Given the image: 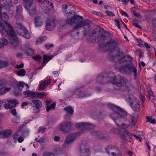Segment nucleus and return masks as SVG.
Listing matches in <instances>:
<instances>
[{"mask_svg": "<svg viewBox=\"0 0 156 156\" xmlns=\"http://www.w3.org/2000/svg\"><path fill=\"white\" fill-rule=\"evenodd\" d=\"M108 106L114 111V113L111 115V117L116 125L120 127V129L113 128L111 131L115 133L119 134L124 140L125 143H126V136L127 135V125L125 123H122L119 126V124L117 123L118 121L126 120V119L125 117L126 115V112L124 111L119 106L115 105L111 103H109Z\"/></svg>", "mask_w": 156, "mask_h": 156, "instance_id": "f257e3e1", "label": "nucleus"}, {"mask_svg": "<svg viewBox=\"0 0 156 156\" xmlns=\"http://www.w3.org/2000/svg\"><path fill=\"white\" fill-rule=\"evenodd\" d=\"M110 60L115 63L114 65L115 68L118 69L119 66V70L123 74H126L127 71V58L124 56L122 51L119 52V54L115 56L111 57Z\"/></svg>", "mask_w": 156, "mask_h": 156, "instance_id": "f03ea898", "label": "nucleus"}, {"mask_svg": "<svg viewBox=\"0 0 156 156\" xmlns=\"http://www.w3.org/2000/svg\"><path fill=\"white\" fill-rule=\"evenodd\" d=\"M83 17L82 16H76L72 18L67 19L66 20L67 24L69 25H73L77 23L73 27V29L77 30L83 26L86 27L87 28L90 27V25L89 23V21L86 20H83Z\"/></svg>", "mask_w": 156, "mask_h": 156, "instance_id": "7ed1b4c3", "label": "nucleus"}, {"mask_svg": "<svg viewBox=\"0 0 156 156\" xmlns=\"http://www.w3.org/2000/svg\"><path fill=\"white\" fill-rule=\"evenodd\" d=\"M98 38L99 41V47L101 48H105L107 50H111V51L115 48V47L117 44V42L111 40L110 38L108 39L107 37L103 35L101 36H98Z\"/></svg>", "mask_w": 156, "mask_h": 156, "instance_id": "20e7f679", "label": "nucleus"}, {"mask_svg": "<svg viewBox=\"0 0 156 156\" xmlns=\"http://www.w3.org/2000/svg\"><path fill=\"white\" fill-rule=\"evenodd\" d=\"M22 22L18 20L16 21V31L19 34L27 39H28L30 37V34L27 29L22 25Z\"/></svg>", "mask_w": 156, "mask_h": 156, "instance_id": "39448f33", "label": "nucleus"}, {"mask_svg": "<svg viewBox=\"0 0 156 156\" xmlns=\"http://www.w3.org/2000/svg\"><path fill=\"white\" fill-rule=\"evenodd\" d=\"M110 80L112 84L119 87L125 86L126 84V79L119 75L110 77Z\"/></svg>", "mask_w": 156, "mask_h": 156, "instance_id": "423d86ee", "label": "nucleus"}, {"mask_svg": "<svg viewBox=\"0 0 156 156\" xmlns=\"http://www.w3.org/2000/svg\"><path fill=\"white\" fill-rule=\"evenodd\" d=\"M40 6L43 12L48 15L52 14L54 11L52 3L48 1L44 0L41 2Z\"/></svg>", "mask_w": 156, "mask_h": 156, "instance_id": "0eeeda50", "label": "nucleus"}, {"mask_svg": "<svg viewBox=\"0 0 156 156\" xmlns=\"http://www.w3.org/2000/svg\"><path fill=\"white\" fill-rule=\"evenodd\" d=\"M128 100L129 104L133 111L135 112L140 111V102L138 99L132 95H129L128 97Z\"/></svg>", "mask_w": 156, "mask_h": 156, "instance_id": "6e6552de", "label": "nucleus"}, {"mask_svg": "<svg viewBox=\"0 0 156 156\" xmlns=\"http://www.w3.org/2000/svg\"><path fill=\"white\" fill-rule=\"evenodd\" d=\"M24 4V7L30 15H32L35 12V6L32 4V0H22Z\"/></svg>", "mask_w": 156, "mask_h": 156, "instance_id": "1a4fd4ad", "label": "nucleus"}, {"mask_svg": "<svg viewBox=\"0 0 156 156\" xmlns=\"http://www.w3.org/2000/svg\"><path fill=\"white\" fill-rule=\"evenodd\" d=\"M73 124L70 121L63 122L58 126V129L64 133H68Z\"/></svg>", "mask_w": 156, "mask_h": 156, "instance_id": "9d476101", "label": "nucleus"}, {"mask_svg": "<svg viewBox=\"0 0 156 156\" xmlns=\"http://www.w3.org/2000/svg\"><path fill=\"white\" fill-rule=\"evenodd\" d=\"M136 67V66L134 65L133 63L127 64V72L131 76H133L135 80L137 79V70Z\"/></svg>", "mask_w": 156, "mask_h": 156, "instance_id": "9b49d317", "label": "nucleus"}, {"mask_svg": "<svg viewBox=\"0 0 156 156\" xmlns=\"http://www.w3.org/2000/svg\"><path fill=\"white\" fill-rule=\"evenodd\" d=\"M76 126L83 131L92 129L94 127L93 124L83 122L78 123L76 124Z\"/></svg>", "mask_w": 156, "mask_h": 156, "instance_id": "f8f14e48", "label": "nucleus"}, {"mask_svg": "<svg viewBox=\"0 0 156 156\" xmlns=\"http://www.w3.org/2000/svg\"><path fill=\"white\" fill-rule=\"evenodd\" d=\"M90 150L87 146L83 144L80 145V156H88Z\"/></svg>", "mask_w": 156, "mask_h": 156, "instance_id": "ddd939ff", "label": "nucleus"}, {"mask_svg": "<svg viewBox=\"0 0 156 156\" xmlns=\"http://www.w3.org/2000/svg\"><path fill=\"white\" fill-rule=\"evenodd\" d=\"M76 136L75 134H70L66 138L65 142L64 147L66 148H68L73 142L76 139Z\"/></svg>", "mask_w": 156, "mask_h": 156, "instance_id": "4468645a", "label": "nucleus"}, {"mask_svg": "<svg viewBox=\"0 0 156 156\" xmlns=\"http://www.w3.org/2000/svg\"><path fill=\"white\" fill-rule=\"evenodd\" d=\"M56 20L53 19H48L46 24V29L50 31L54 29L56 26Z\"/></svg>", "mask_w": 156, "mask_h": 156, "instance_id": "2eb2a0df", "label": "nucleus"}, {"mask_svg": "<svg viewBox=\"0 0 156 156\" xmlns=\"http://www.w3.org/2000/svg\"><path fill=\"white\" fill-rule=\"evenodd\" d=\"M22 8L21 6L19 5L17 7L16 14L15 16L16 21L18 20L20 22H23V16L22 14Z\"/></svg>", "mask_w": 156, "mask_h": 156, "instance_id": "dca6fc26", "label": "nucleus"}, {"mask_svg": "<svg viewBox=\"0 0 156 156\" xmlns=\"http://www.w3.org/2000/svg\"><path fill=\"white\" fill-rule=\"evenodd\" d=\"M64 110L66 111L67 113L65 116V118L66 119H68L70 117V116L68 115V114H70L71 115H72L73 114L74 110L73 108L71 106H66L64 108Z\"/></svg>", "mask_w": 156, "mask_h": 156, "instance_id": "f3484780", "label": "nucleus"}, {"mask_svg": "<svg viewBox=\"0 0 156 156\" xmlns=\"http://www.w3.org/2000/svg\"><path fill=\"white\" fill-rule=\"evenodd\" d=\"M78 92H79L78 97L80 98L83 97L89 96L90 95V94H88L87 93H85L84 92H80L79 89L78 88H75L73 91V94H74Z\"/></svg>", "mask_w": 156, "mask_h": 156, "instance_id": "a211bd4d", "label": "nucleus"}, {"mask_svg": "<svg viewBox=\"0 0 156 156\" xmlns=\"http://www.w3.org/2000/svg\"><path fill=\"white\" fill-rule=\"evenodd\" d=\"M2 1L5 5L11 7L13 4H16L18 2V0H2Z\"/></svg>", "mask_w": 156, "mask_h": 156, "instance_id": "6ab92c4d", "label": "nucleus"}, {"mask_svg": "<svg viewBox=\"0 0 156 156\" xmlns=\"http://www.w3.org/2000/svg\"><path fill=\"white\" fill-rule=\"evenodd\" d=\"M34 24L36 27L41 26L43 23V21L40 16H37L34 18Z\"/></svg>", "mask_w": 156, "mask_h": 156, "instance_id": "aec40b11", "label": "nucleus"}, {"mask_svg": "<svg viewBox=\"0 0 156 156\" xmlns=\"http://www.w3.org/2000/svg\"><path fill=\"white\" fill-rule=\"evenodd\" d=\"M23 94L25 97L34 98V92L27 90L23 92Z\"/></svg>", "mask_w": 156, "mask_h": 156, "instance_id": "412c9836", "label": "nucleus"}, {"mask_svg": "<svg viewBox=\"0 0 156 156\" xmlns=\"http://www.w3.org/2000/svg\"><path fill=\"white\" fill-rule=\"evenodd\" d=\"M62 9L63 11L64 12H65V13L64 14V15L68 17H69L71 16V14L74 12L73 11H72L71 12H66V10L68 8V6L67 5H62Z\"/></svg>", "mask_w": 156, "mask_h": 156, "instance_id": "4be33fe9", "label": "nucleus"}, {"mask_svg": "<svg viewBox=\"0 0 156 156\" xmlns=\"http://www.w3.org/2000/svg\"><path fill=\"white\" fill-rule=\"evenodd\" d=\"M117 150H118L116 149L114 147L111 145L108 146L106 149V153L109 154L110 153H111L112 152H115L117 151Z\"/></svg>", "mask_w": 156, "mask_h": 156, "instance_id": "5701e85b", "label": "nucleus"}, {"mask_svg": "<svg viewBox=\"0 0 156 156\" xmlns=\"http://www.w3.org/2000/svg\"><path fill=\"white\" fill-rule=\"evenodd\" d=\"M16 86L17 88L20 90H21L24 86L26 87L27 89L29 88V86L27 84H26L24 82L21 81L19 82L17 84Z\"/></svg>", "mask_w": 156, "mask_h": 156, "instance_id": "b1692460", "label": "nucleus"}, {"mask_svg": "<svg viewBox=\"0 0 156 156\" xmlns=\"http://www.w3.org/2000/svg\"><path fill=\"white\" fill-rule=\"evenodd\" d=\"M8 87H4L0 89V95L4 94L11 90L10 86Z\"/></svg>", "mask_w": 156, "mask_h": 156, "instance_id": "393cba45", "label": "nucleus"}, {"mask_svg": "<svg viewBox=\"0 0 156 156\" xmlns=\"http://www.w3.org/2000/svg\"><path fill=\"white\" fill-rule=\"evenodd\" d=\"M130 119L131 120V122L129 123V124H127V128H131L135 125L136 121L137 119L136 118L133 116H131Z\"/></svg>", "mask_w": 156, "mask_h": 156, "instance_id": "a878e982", "label": "nucleus"}, {"mask_svg": "<svg viewBox=\"0 0 156 156\" xmlns=\"http://www.w3.org/2000/svg\"><path fill=\"white\" fill-rule=\"evenodd\" d=\"M31 106H37L39 107L41 106L42 103L41 102L38 100H33L31 101V102L30 103Z\"/></svg>", "mask_w": 156, "mask_h": 156, "instance_id": "bb28decb", "label": "nucleus"}, {"mask_svg": "<svg viewBox=\"0 0 156 156\" xmlns=\"http://www.w3.org/2000/svg\"><path fill=\"white\" fill-rule=\"evenodd\" d=\"M1 83L0 85H6L7 86H12L13 83L10 80L4 79L1 81Z\"/></svg>", "mask_w": 156, "mask_h": 156, "instance_id": "cd10ccee", "label": "nucleus"}, {"mask_svg": "<svg viewBox=\"0 0 156 156\" xmlns=\"http://www.w3.org/2000/svg\"><path fill=\"white\" fill-rule=\"evenodd\" d=\"M34 52V50L30 47H27L26 48L24 53L28 55L31 56L32 55Z\"/></svg>", "mask_w": 156, "mask_h": 156, "instance_id": "c85d7f7f", "label": "nucleus"}, {"mask_svg": "<svg viewBox=\"0 0 156 156\" xmlns=\"http://www.w3.org/2000/svg\"><path fill=\"white\" fill-rule=\"evenodd\" d=\"M46 95L45 93L43 92L36 93L34 92V98H41L43 97Z\"/></svg>", "mask_w": 156, "mask_h": 156, "instance_id": "c756f323", "label": "nucleus"}, {"mask_svg": "<svg viewBox=\"0 0 156 156\" xmlns=\"http://www.w3.org/2000/svg\"><path fill=\"white\" fill-rule=\"evenodd\" d=\"M0 16L1 17L0 18V21L1 20H8L9 19V16L5 12H2Z\"/></svg>", "mask_w": 156, "mask_h": 156, "instance_id": "7c9ffc66", "label": "nucleus"}, {"mask_svg": "<svg viewBox=\"0 0 156 156\" xmlns=\"http://www.w3.org/2000/svg\"><path fill=\"white\" fill-rule=\"evenodd\" d=\"M53 58V56H51L50 57L47 55H44L43 56V61L42 63V66H44L48 62L47 60H49L51 58Z\"/></svg>", "mask_w": 156, "mask_h": 156, "instance_id": "2f4dec72", "label": "nucleus"}, {"mask_svg": "<svg viewBox=\"0 0 156 156\" xmlns=\"http://www.w3.org/2000/svg\"><path fill=\"white\" fill-rule=\"evenodd\" d=\"M31 107L30 108V111L32 113H37L39 111V107L37 106H31Z\"/></svg>", "mask_w": 156, "mask_h": 156, "instance_id": "473e14b6", "label": "nucleus"}, {"mask_svg": "<svg viewBox=\"0 0 156 156\" xmlns=\"http://www.w3.org/2000/svg\"><path fill=\"white\" fill-rule=\"evenodd\" d=\"M12 133V131L9 129H7L2 132V135L3 136H8L10 135Z\"/></svg>", "mask_w": 156, "mask_h": 156, "instance_id": "72a5a7b5", "label": "nucleus"}, {"mask_svg": "<svg viewBox=\"0 0 156 156\" xmlns=\"http://www.w3.org/2000/svg\"><path fill=\"white\" fill-rule=\"evenodd\" d=\"M46 39V37L45 36L39 37L36 40L35 43L36 45H37L40 44L42 42L44 41Z\"/></svg>", "mask_w": 156, "mask_h": 156, "instance_id": "f704fd0d", "label": "nucleus"}, {"mask_svg": "<svg viewBox=\"0 0 156 156\" xmlns=\"http://www.w3.org/2000/svg\"><path fill=\"white\" fill-rule=\"evenodd\" d=\"M7 102L10 104L11 106L13 107L18 103V101L16 99H10L7 101Z\"/></svg>", "mask_w": 156, "mask_h": 156, "instance_id": "c9c22d12", "label": "nucleus"}, {"mask_svg": "<svg viewBox=\"0 0 156 156\" xmlns=\"http://www.w3.org/2000/svg\"><path fill=\"white\" fill-rule=\"evenodd\" d=\"M2 43L0 41V48H1L7 45L8 44V41L7 39L2 38Z\"/></svg>", "mask_w": 156, "mask_h": 156, "instance_id": "e433bc0d", "label": "nucleus"}, {"mask_svg": "<svg viewBox=\"0 0 156 156\" xmlns=\"http://www.w3.org/2000/svg\"><path fill=\"white\" fill-rule=\"evenodd\" d=\"M148 92L150 100L152 101H154L156 100V98L155 97L154 95L152 93L150 89L149 90H148Z\"/></svg>", "mask_w": 156, "mask_h": 156, "instance_id": "4c0bfd02", "label": "nucleus"}, {"mask_svg": "<svg viewBox=\"0 0 156 156\" xmlns=\"http://www.w3.org/2000/svg\"><path fill=\"white\" fill-rule=\"evenodd\" d=\"M0 63L1 69L8 66L9 64L8 61H5L0 60Z\"/></svg>", "mask_w": 156, "mask_h": 156, "instance_id": "58836bf2", "label": "nucleus"}, {"mask_svg": "<svg viewBox=\"0 0 156 156\" xmlns=\"http://www.w3.org/2000/svg\"><path fill=\"white\" fill-rule=\"evenodd\" d=\"M136 40L137 42L138 43V44H137L138 46L141 48H142L144 47V44H143V42L140 38H136Z\"/></svg>", "mask_w": 156, "mask_h": 156, "instance_id": "ea45409f", "label": "nucleus"}, {"mask_svg": "<svg viewBox=\"0 0 156 156\" xmlns=\"http://www.w3.org/2000/svg\"><path fill=\"white\" fill-rule=\"evenodd\" d=\"M146 122H149L151 123L154 124L156 123V121L154 119H152L151 117H150L148 116L146 117Z\"/></svg>", "mask_w": 156, "mask_h": 156, "instance_id": "a19ab883", "label": "nucleus"}, {"mask_svg": "<svg viewBox=\"0 0 156 156\" xmlns=\"http://www.w3.org/2000/svg\"><path fill=\"white\" fill-rule=\"evenodd\" d=\"M134 136L136 138L139 139L140 141H141V139L140 138V135H133L131 133L127 132V138H130V137L131 136Z\"/></svg>", "mask_w": 156, "mask_h": 156, "instance_id": "79ce46f5", "label": "nucleus"}, {"mask_svg": "<svg viewBox=\"0 0 156 156\" xmlns=\"http://www.w3.org/2000/svg\"><path fill=\"white\" fill-rule=\"evenodd\" d=\"M56 105V104L55 103H53L51 105H48L47 107L46 110L48 112H49V110L51 109H54L55 108V106Z\"/></svg>", "mask_w": 156, "mask_h": 156, "instance_id": "37998d69", "label": "nucleus"}, {"mask_svg": "<svg viewBox=\"0 0 156 156\" xmlns=\"http://www.w3.org/2000/svg\"><path fill=\"white\" fill-rule=\"evenodd\" d=\"M26 73V72L25 70L23 69H22L19 71L17 73V74L19 76H24Z\"/></svg>", "mask_w": 156, "mask_h": 156, "instance_id": "c03bdc74", "label": "nucleus"}, {"mask_svg": "<svg viewBox=\"0 0 156 156\" xmlns=\"http://www.w3.org/2000/svg\"><path fill=\"white\" fill-rule=\"evenodd\" d=\"M111 154L112 156H121L120 152L119 150H117V151L115 152H112Z\"/></svg>", "mask_w": 156, "mask_h": 156, "instance_id": "a18cd8bd", "label": "nucleus"}, {"mask_svg": "<svg viewBox=\"0 0 156 156\" xmlns=\"http://www.w3.org/2000/svg\"><path fill=\"white\" fill-rule=\"evenodd\" d=\"M20 121V118L19 116H16L12 120V121L13 123H18Z\"/></svg>", "mask_w": 156, "mask_h": 156, "instance_id": "49530a36", "label": "nucleus"}, {"mask_svg": "<svg viewBox=\"0 0 156 156\" xmlns=\"http://www.w3.org/2000/svg\"><path fill=\"white\" fill-rule=\"evenodd\" d=\"M33 58L34 59L38 61V62H40L41 57L39 55H36L33 56Z\"/></svg>", "mask_w": 156, "mask_h": 156, "instance_id": "de8ad7c7", "label": "nucleus"}, {"mask_svg": "<svg viewBox=\"0 0 156 156\" xmlns=\"http://www.w3.org/2000/svg\"><path fill=\"white\" fill-rule=\"evenodd\" d=\"M51 80L50 79L47 80H44L42 82L46 86L51 83Z\"/></svg>", "mask_w": 156, "mask_h": 156, "instance_id": "09e8293b", "label": "nucleus"}, {"mask_svg": "<svg viewBox=\"0 0 156 156\" xmlns=\"http://www.w3.org/2000/svg\"><path fill=\"white\" fill-rule=\"evenodd\" d=\"M46 87V86L43 83V82L41 83L39 85L38 90H43L45 87Z\"/></svg>", "mask_w": 156, "mask_h": 156, "instance_id": "8fccbe9b", "label": "nucleus"}, {"mask_svg": "<svg viewBox=\"0 0 156 156\" xmlns=\"http://www.w3.org/2000/svg\"><path fill=\"white\" fill-rule=\"evenodd\" d=\"M133 58L130 56L127 55V64H129L130 63H132Z\"/></svg>", "mask_w": 156, "mask_h": 156, "instance_id": "3c124183", "label": "nucleus"}, {"mask_svg": "<svg viewBox=\"0 0 156 156\" xmlns=\"http://www.w3.org/2000/svg\"><path fill=\"white\" fill-rule=\"evenodd\" d=\"M4 108L5 109H11L12 107L10 105V104L9 103L8 104H6V102H5V105H4Z\"/></svg>", "mask_w": 156, "mask_h": 156, "instance_id": "603ef678", "label": "nucleus"}, {"mask_svg": "<svg viewBox=\"0 0 156 156\" xmlns=\"http://www.w3.org/2000/svg\"><path fill=\"white\" fill-rule=\"evenodd\" d=\"M133 89V85L132 84L127 83V91L132 90Z\"/></svg>", "mask_w": 156, "mask_h": 156, "instance_id": "864d4df0", "label": "nucleus"}, {"mask_svg": "<svg viewBox=\"0 0 156 156\" xmlns=\"http://www.w3.org/2000/svg\"><path fill=\"white\" fill-rule=\"evenodd\" d=\"M43 156H55L54 154L49 152H46L44 153Z\"/></svg>", "mask_w": 156, "mask_h": 156, "instance_id": "5fc2aeb1", "label": "nucleus"}, {"mask_svg": "<svg viewBox=\"0 0 156 156\" xmlns=\"http://www.w3.org/2000/svg\"><path fill=\"white\" fill-rule=\"evenodd\" d=\"M105 13L106 14H107L108 16H113L115 15L114 14L113 12H111L108 10L106 11L105 12Z\"/></svg>", "mask_w": 156, "mask_h": 156, "instance_id": "6e6d98bb", "label": "nucleus"}, {"mask_svg": "<svg viewBox=\"0 0 156 156\" xmlns=\"http://www.w3.org/2000/svg\"><path fill=\"white\" fill-rule=\"evenodd\" d=\"M115 22V25L118 27V28L119 29L120 28V23L119 22V20L115 19L114 20Z\"/></svg>", "mask_w": 156, "mask_h": 156, "instance_id": "4d7b16f0", "label": "nucleus"}, {"mask_svg": "<svg viewBox=\"0 0 156 156\" xmlns=\"http://www.w3.org/2000/svg\"><path fill=\"white\" fill-rule=\"evenodd\" d=\"M45 129V128L42 126H40L39 127V129L38 130V132L39 133H43L44 130Z\"/></svg>", "mask_w": 156, "mask_h": 156, "instance_id": "13d9d810", "label": "nucleus"}, {"mask_svg": "<svg viewBox=\"0 0 156 156\" xmlns=\"http://www.w3.org/2000/svg\"><path fill=\"white\" fill-rule=\"evenodd\" d=\"M103 78L101 76H98L96 79V81L98 82L101 83V81L103 80Z\"/></svg>", "mask_w": 156, "mask_h": 156, "instance_id": "bf43d9fd", "label": "nucleus"}, {"mask_svg": "<svg viewBox=\"0 0 156 156\" xmlns=\"http://www.w3.org/2000/svg\"><path fill=\"white\" fill-rule=\"evenodd\" d=\"M5 105V101L4 100L0 101V109L4 106Z\"/></svg>", "mask_w": 156, "mask_h": 156, "instance_id": "052dcab7", "label": "nucleus"}, {"mask_svg": "<svg viewBox=\"0 0 156 156\" xmlns=\"http://www.w3.org/2000/svg\"><path fill=\"white\" fill-rule=\"evenodd\" d=\"M152 23L153 26L156 28V18H154L152 19Z\"/></svg>", "mask_w": 156, "mask_h": 156, "instance_id": "680f3d73", "label": "nucleus"}, {"mask_svg": "<svg viewBox=\"0 0 156 156\" xmlns=\"http://www.w3.org/2000/svg\"><path fill=\"white\" fill-rule=\"evenodd\" d=\"M5 9V6L3 5H1L0 4V13L1 14L2 12V11Z\"/></svg>", "mask_w": 156, "mask_h": 156, "instance_id": "e2e57ef3", "label": "nucleus"}, {"mask_svg": "<svg viewBox=\"0 0 156 156\" xmlns=\"http://www.w3.org/2000/svg\"><path fill=\"white\" fill-rule=\"evenodd\" d=\"M24 140L22 136L19 137L17 139L18 142L20 143H22Z\"/></svg>", "mask_w": 156, "mask_h": 156, "instance_id": "0e129e2a", "label": "nucleus"}, {"mask_svg": "<svg viewBox=\"0 0 156 156\" xmlns=\"http://www.w3.org/2000/svg\"><path fill=\"white\" fill-rule=\"evenodd\" d=\"M44 138H41L38 140L37 142H39V143L41 144L42 143H44Z\"/></svg>", "mask_w": 156, "mask_h": 156, "instance_id": "69168bd1", "label": "nucleus"}, {"mask_svg": "<svg viewBox=\"0 0 156 156\" xmlns=\"http://www.w3.org/2000/svg\"><path fill=\"white\" fill-rule=\"evenodd\" d=\"M11 113L13 115H16L17 114L16 109H14L12 110L11 112Z\"/></svg>", "mask_w": 156, "mask_h": 156, "instance_id": "338daca9", "label": "nucleus"}, {"mask_svg": "<svg viewBox=\"0 0 156 156\" xmlns=\"http://www.w3.org/2000/svg\"><path fill=\"white\" fill-rule=\"evenodd\" d=\"M19 135L18 133H16L14 134L13 136V139L15 141L16 140L17 137Z\"/></svg>", "mask_w": 156, "mask_h": 156, "instance_id": "774afa93", "label": "nucleus"}]
</instances>
